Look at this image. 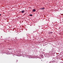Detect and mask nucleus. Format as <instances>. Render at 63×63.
<instances>
[{
    "label": "nucleus",
    "instance_id": "nucleus-3",
    "mask_svg": "<svg viewBox=\"0 0 63 63\" xmlns=\"http://www.w3.org/2000/svg\"><path fill=\"white\" fill-rule=\"evenodd\" d=\"M33 12H35L36 11V9H34L33 10Z\"/></svg>",
    "mask_w": 63,
    "mask_h": 63
},
{
    "label": "nucleus",
    "instance_id": "nucleus-5",
    "mask_svg": "<svg viewBox=\"0 0 63 63\" xmlns=\"http://www.w3.org/2000/svg\"><path fill=\"white\" fill-rule=\"evenodd\" d=\"M30 16H32V15H31Z\"/></svg>",
    "mask_w": 63,
    "mask_h": 63
},
{
    "label": "nucleus",
    "instance_id": "nucleus-7",
    "mask_svg": "<svg viewBox=\"0 0 63 63\" xmlns=\"http://www.w3.org/2000/svg\"><path fill=\"white\" fill-rule=\"evenodd\" d=\"M16 61H18V60H16Z\"/></svg>",
    "mask_w": 63,
    "mask_h": 63
},
{
    "label": "nucleus",
    "instance_id": "nucleus-6",
    "mask_svg": "<svg viewBox=\"0 0 63 63\" xmlns=\"http://www.w3.org/2000/svg\"><path fill=\"white\" fill-rule=\"evenodd\" d=\"M0 16H1V14H0Z\"/></svg>",
    "mask_w": 63,
    "mask_h": 63
},
{
    "label": "nucleus",
    "instance_id": "nucleus-4",
    "mask_svg": "<svg viewBox=\"0 0 63 63\" xmlns=\"http://www.w3.org/2000/svg\"><path fill=\"white\" fill-rule=\"evenodd\" d=\"M22 13H24V11H22L21 12Z\"/></svg>",
    "mask_w": 63,
    "mask_h": 63
},
{
    "label": "nucleus",
    "instance_id": "nucleus-2",
    "mask_svg": "<svg viewBox=\"0 0 63 63\" xmlns=\"http://www.w3.org/2000/svg\"><path fill=\"white\" fill-rule=\"evenodd\" d=\"M52 32H49V34H52Z\"/></svg>",
    "mask_w": 63,
    "mask_h": 63
},
{
    "label": "nucleus",
    "instance_id": "nucleus-1",
    "mask_svg": "<svg viewBox=\"0 0 63 63\" xmlns=\"http://www.w3.org/2000/svg\"><path fill=\"white\" fill-rule=\"evenodd\" d=\"M41 10H44L45 9V8H41Z\"/></svg>",
    "mask_w": 63,
    "mask_h": 63
}]
</instances>
